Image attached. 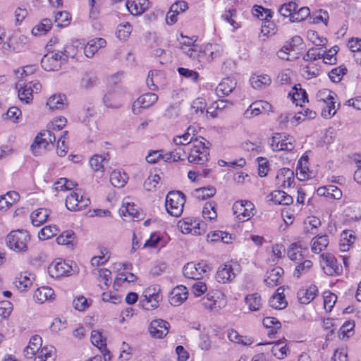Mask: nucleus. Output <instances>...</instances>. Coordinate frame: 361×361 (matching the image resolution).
I'll list each match as a JSON object with an SVG mask.
<instances>
[{
    "label": "nucleus",
    "mask_w": 361,
    "mask_h": 361,
    "mask_svg": "<svg viewBox=\"0 0 361 361\" xmlns=\"http://www.w3.org/2000/svg\"><path fill=\"white\" fill-rule=\"evenodd\" d=\"M94 274L97 276L99 282H102L106 286L111 283V272L106 269H97L94 270Z\"/></svg>",
    "instance_id": "obj_63"
},
{
    "label": "nucleus",
    "mask_w": 361,
    "mask_h": 361,
    "mask_svg": "<svg viewBox=\"0 0 361 361\" xmlns=\"http://www.w3.org/2000/svg\"><path fill=\"white\" fill-rule=\"evenodd\" d=\"M28 44L27 36L18 33H14L7 39L8 47L16 52L25 50Z\"/></svg>",
    "instance_id": "obj_25"
},
{
    "label": "nucleus",
    "mask_w": 361,
    "mask_h": 361,
    "mask_svg": "<svg viewBox=\"0 0 361 361\" xmlns=\"http://www.w3.org/2000/svg\"><path fill=\"white\" fill-rule=\"evenodd\" d=\"M150 6L148 0L128 1L126 7L128 11L133 16H139L145 13Z\"/></svg>",
    "instance_id": "obj_31"
},
{
    "label": "nucleus",
    "mask_w": 361,
    "mask_h": 361,
    "mask_svg": "<svg viewBox=\"0 0 361 361\" xmlns=\"http://www.w3.org/2000/svg\"><path fill=\"white\" fill-rule=\"evenodd\" d=\"M55 131L48 129L45 133L42 135L46 137H40L37 136L35 139L34 142L31 145V150L32 153L37 156L42 153V151L45 149L48 142L54 143L56 141V135L54 133Z\"/></svg>",
    "instance_id": "obj_16"
},
{
    "label": "nucleus",
    "mask_w": 361,
    "mask_h": 361,
    "mask_svg": "<svg viewBox=\"0 0 361 361\" xmlns=\"http://www.w3.org/2000/svg\"><path fill=\"white\" fill-rule=\"evenodd\" d=\"M233 210L235 217L242 222L250 219L255 214V207L248 200H238L233 205Z\"/></svg>",
    "instance_id": "obj_9"
},
{
    "label": "nucleus",
    "mask_w": 361,
    "mask_h": 361,
    "mask_svg": "<svg viewBox=\"0 0 361 361\" xmlns=\"http://www.w3.org/2000/svg\"><path fill=\"white\" fill-rule=\"evenodd\" d=\"M206 140L200 136L195 140L190 145L187 147L188 157L189 162L195 164H203L208 160L209 155V150L205 146Z\"/></svg>",
    "instance_id": "obj_1"
},
{
    "label": "nucleus",
    "mask_w": 361,
    "mask_h": 361,
    "mask_svg": "<svg viewBox=\"0 0 361 361\" xmlns=\"http://www.w3.org/2000/svg\"><path fill=\"white\" fill-rule=\"evenodd\" d=\"M35 280L34 274L30 272H22L20 273L15 280V285L17 288L21 291H26L29 288Z\"/></svg>",
    "instance_id": "obj_33"
},
{
    "label": "nucleus",
    "mask_w": 361,
    "mask_h": 361,
    "mask_svg": "<svg viewBox=\"0 0 361 361\" xmlns=\"http://www.w3.org/2000/svg\"><path fill=\"white\" fill-rule=\"evenodd\" d=\"M59 228L56 226H46L38 233L40 240H45L57 235Z\"/></svg>",
    "instance_id": "obj_62"
},
{
    "label": "nucleus",
    "mask_w": 361,
    "mask_h": 361,
    "mask_svg": "<svg viewBox=\"0 0 361 361\" xmlns=\"http://www.w3.org/2000/svg\"><path fill=\"white\" fill-rule=\"evenodd\" d=\"M316 99L324 104L321 113L323 118H331L336 114L339 104L336 105L337 95L335 92L329 89H322L317 92Z\"/></svg>",
    "instance_id": "obj_2"
},
{
    "label": "nucleus",
    "mask_w": 361,
    "mask_h": 361,
    "mask_svg": "<svg viewBox=\"0 0 361 361\" xmlns=\"http://www.w3.org/2000/svg\"><path fill=\"white\" fill-rule=\"evenodd\" d=\"M78 44L79 43L76 42L74 44H66L63 47V51H59L60 54H63L64 56V58H63L64 62L69 58H75L78 52Z\"/></svg>",
    "instance_id": "obj_59"
},
{
    "label": "nucleus",
    "mask_w": 361,
    "mask_h": 361,
    "mask_svg": "<svg viewBox=\"0 0 361 361\" xmlns=\"http://www.w3.org/2000/svg\"><path fill=\"white\" fill-rule=\"evenodd\" d=\"M269 305L276 310H282L287 306L283 290L281 288L277 289V293L272 295L269 301Z\"/></svg>",
    "instance_id": "obj_45"
},
{
    "label": "nucleus",
    "mask_w": 361,
    "mask_h": 361,
    "mask_svg": "<svg viewBox=\"0 0 361 361\" xmlns=\"http://www.w3.org/2000/svg\"><path fill=\"white\" fill-rule=\"evenodd\" d=\"M250 84L255 89H264L268 87L271 82V78L267 74L253 75L250 79Z\"/></svg>",
    "instance_id": "obj_49"
},
{
    "label": "nucleus",
    "mask_w": 361,
    "mask_h": 361,
    "mask_svg": "<svg viewBox=\"0 0 361 361\" xmlns=\"http://www.w3.org/2000/svg\"><path fill=\"white\" fill-rule=\"evenodd\" d=\"M320 68L314 63H310L302 68V76L307 79L317 77L320 74Z\"/></svg>",
    "instance_id": "obj_60"
},
{
    "label": "nucleus",
    "mask_w": 361,
    "mask_h": 361,
    "mask_svg": "<svg viewBox=\"0 0 361 361\" xmlns=\"http://www.w3.org/2000/svg\"><path fill=\"white\" fill-rule=\"evenodd\" d=\"M35 302L42 304L45 302H52L55 299L54 290L49 286H42L36 289L33 294Z\"/></svg>",
    "instance_id": "obj_26"
},
{
    "label": "nucleus",
    "mask_w": 361,
    "mask_h": 361,
    "mask_svg": "<svg viewBox=\"0 0 361 361\" xmlns=\"http://www.w3.org/2000/svg\"><path fill=\"white\" fill-rule=\"evenodd\" d=\"M50 212L45 208H39L30 214L31 222L35 226H39L45 223L49 216Z\"/></svg>",
    "instance_id": "obj_43"
},
{
    "label": "nucleus",
    "mask_w": 361,
    "mask_h": 361,
    "mask_svg": "<svg viewBox=\"0 0 361 361\" xmlns=\"http://www.w3.org/2000/svg\"><path fill=\"white\" fill-rule=\"evenodd\" d=\"M245 302L250 311H257L262 306V299L259 293L248 294L245 298Z\"/></svg>",
    "instance_id": "obj_51"
},
{
    "label": "nucleus",
    "mask_w": 361,
    "mask_h": 361,
    "mask_svg": "<svg viewBox=\"0 0 361 361\" xmlns=\"http://www.w3.org/2000/svg\"><path fill=\"white\" fill-rule=\"evenodd\" d=\"M222 53L223 48L219 44H207L203 47V55L206 58L205 63L219 57Z\"/></svg>",
    "instance_id": "obj_37"
},
{
    "label": "nucleus",
    "mask_w": 361,
    "mask_h": 361,
    "mask_svg": "<svg viewBox=\"0 0 361 361\" xmlns=\"http://www.w3.org/2000/svg\"><path fill=\"white\" fill-rule=\"evenodd\" d=\"M16 88L18 90V95L20 100L28 104L32 100L33 94L38 93L41 90L42 85L37 80L25 84L21 79L17 82Z\"/></svg>",
    "instance_id": "obj_7"
},
{
    "label": "nucleus",
    "mask_w": 361,
    "mask_h": 361,
    "mask_svg": "<svg viewBox=\"0 0 361 361\" xmlns=\"http://www.w3.org/2000/svg\"><path fill=\"white\" fill-rule=\"evenodd\" d=\"M210 269L209 265L204 261L199 263L191 262L184 266L183 273L188 279L199 280Z\"/></svg>",
    "instance_id": "obj_10"
},
{
    "label": "nucleus",
    "mask_w": 361,
    "mask_h": 361,
    "mask_svg": "<svg viewBox=\"0 0 361 361\" xmlns=\"http://www.w3.org/2000/svg\"><path fill=\"white\" fill-rule=\"evenodd\" d=\"M42 339L39 335L32 336L28 345L24 349V355L27 358H32L34 355L42 348Z\"/></svg>",
    "instance_id": "obj_36"
},
{
    "label": "nucleus",
    "mask_w": 361,
    "mask_h": 361,
    "mask_svg": "<svg viewBox=\"0 0 361 361\" xmlns=\"http://www.w3.org/2000/svg\"><path fill=\"white\" fill-rule=\"evenodd\" d=\"M183 52L190 59L197 61L200 65L205 64V57L203 55V47L197 44L193 45L192 47H181Z\"/></svg>",
    "instance_id": "obj_27"
},
{
    "label": "nucleus",
    "mask_w": 361,
    "mask_h": 361,
    "mask_svg": "<svg viewBox=\"0 0 361 361\" xmlns=\"http://www.w3.org/2000/svg\"><path fill=\"white\" fill-rule=\"evenodd\" d=\"M292 99L296 105L302 106V103L308 102L306 91L300 84L295 85L293 88Z\"/></svg>",
    "instance_id": "obj_52"
},
{
    "label": "nucleus",
    "mask_w": 361,
    "mask_h": 361,
    "mask_svg": "<svg viewBox=\"0 0 361 361\" xmlns=\"http://www.w3.org/2000/svg\"><path fill=\"white\" fill-rule=\"evenodd\" d=\"M90 204V200L80 190L71 191L66 199V207L70 211H80Z\"/></svg>",
    "instance_id": "obj_8"
},
{
    "label": "nucleus",
    "mask_w": 361,
    "mask_h": 361,
    "mask_svg": "<svg viewBox=\"0 0 361 361\" xmlns=\"http://www.w3.org/2000/svg\"><path fill=\"white\" fill-rule=\"evenodd\" d=\"M238 265L226 263L219 267L216 273V279L219 283H226L231 282L236 276Z\"/></svg>",
    "instance_id": "obj_14"
},
{
    "label": "nucleus",
    "mask_w": 361,
    "mask_h": 361,
    "mask_svg": "<svg viewBox=\"0 0 361 361\" xmlns=\"http://www.w3.org/2000/svg\"><path fill=\"white\" fill-rule=\"evenodd\" d=\"M271 200L276 204L290 205L293 203V197L282 190H274L271 194Z\"/></svg>",
    "instance_id": "obj_47"
},
{
    "label": "nucleus",
    "mask_w": 361,
    "mask_h": 361,
    "mask_svg": "<svg viewBox=\"0 0 361 361\" xmlns=\"http://www.w3.org/2000/svg\"><path fill=\"white\" fill-rule=\"evenodd\" d=\"M169 327L170 324L169 322L161 319H157L150 322L148 331L152 338L161 339L168 334Z\"/></svg>",
    "instance_id": "obj_18"
},
{
    "label": "nucleus",
    "mask_w": 361,
    "mask_h": 361,
    "mask_svg": "<svg viewBox=\"0 0 361 361\" xmlns=\"http://www.w3.org/2000/svg\"><path fill=\"white\" fill-rule=\"evenodd\" d=\"M158 99L154 93H146L139 97L133 104V111L135 114L140 113V109L148 108L153 105Z\"/></svg>",
    "instance_id": "obj_24"
},
{
    "label": "nucleus",
    "mask_w": 361,
    "mask_h": 361,
    "mask_svg": "<svg viewBox=\"0 0 361 361\" xmlns=\"http://www.w3.org/2000/svg\"><path fill=\"white\" fill-rule=\"evenodd\" d=\"M202 216L209 221L215 220L217 217L216 204L212 202H207L202 209Z\"/></svg>",
    "instance_id": "obj_57"
},
{
    "label": "nucleus",
    "mask_w": 361,
    "mask_h": 361,
    "mask_svg": "<svg viewBox=\"0 0 361 361\" xmlns=\"http://www.w3.org/2000/svg\"><path fill=\"white\" fill-rule=\"evenodd\" d=\"M322 267L324 273L329 276L339 275L342 272V267L338 264L335 257L330 253H323Z\"/></svg>",
    "instance_id": "obj_17"
},
{
    "label": "nucleus",
    "mask_w": 361,
    "mask_h": 361,
    "mask_svg": "<svg viewBox=\"0 0 361 361\" xmlns=\"http://www.w3.org/2000/svg\"><path fill=\"white\" fill-rule=\"evenodd\" d=\"M161 300L162 295L160 286L154 284L143 290L140 302L144 309L154 310L159 306Z\"/></svg>",
    "instance_id": "obj_4"
},
{
    "label": "nucleus",
    "mask_w": 361,
    "mask_h": 361,
    "mask_svg": "<svg viewBox=\"0 0 361 361\" xmlns=\"http://www.w3.org/2000/svg\"><path fill=\"white\" fill-rule=\"evenodd\" d=\"M109 154L108 153L102 154H96L91 157L89 163L94 172L99 174V176L102 177L105 172L106 166L109 164Z\"/></svg>",
    "instance_id": "obj_20"
},
{
    "label": "nucleus",
    "mask_w": 361,
    "mask_h": 361,
    "mask_svg": "<svg viewBox=\"0 0 361 361\" xmlns=\"http://www.w3.org/2000/svg\"><path fill=\"white\" fill-rule=\"evenodd\" d=\"M313 267V262L310 259H305L298 264L293 271L294 277L299 279L302 276L308 274Z\"/></svg>",
    "instance_id": "obj_55"
},
{
    "label": "nucleus",
    "mask_w": 361,
    "mask_h": 361,
    "mask_svg": "<svg viewBox=\"0 0 361 361\" xmlns=\"http://www.w3.org/2000/svg\"><path fill=\"white\" fill-rule=\"evenodd\" d=\"M47 105L51 110L63 109L67 106L66 97L63 94H53L48 99Z\"/></svg>",
    "instance_id": "obj_42"
},
{
    "label": "nucleus",
    "mask_w": 361,
    "mask_h": 361,
    "mask_svg": "<svg viewBox=\"0 0 361 361\" xmlns=\"http://www.w3.org/2000/svg\"><path fill=\"white\" fill-rule=\"evenodd\" d=\"M187 152V148L179 147L172 152L165 153V161L184 160L188 157Z\"/></svg>",
    "instance_id": "obj_53"
},
{
    "label": "nucleus",
    "mask_w": 361,
    "mask_h": 361,
    "mask_svg": "<svg viewBox=\"0 0 361 361\" xmlns=\"http://www.w3.org/2000/svg\"><path fill=\"white\" fill-rule=\"evenodd\" d=\"M51 20L49 18H44L32 29V34L35 36L45 35L51 30Z\"/></svg>",
    "instance_id": "obj_54"
},
{
    "label": "nucleus",
    "mask_w": 361,
    "mask_h": 361,
    "mask_svg": "<svg viewBox=\"0 0 361 361\" xmlns=\"http://www.w3.org/2000/svg\"><path fill=\"white\" fill-rule=\"evenodd\" d=\"M30 240V235L26 230H15L10 232L6 236V245L15 252H25L27 250V244Z\"/></svg>",
    "instance_id": "obj_3"
},
{
    "label": "nucleus",
    "mask_w": 361,
    "mask_h": 361,
    "mask_svg": "<svg viewBox=\"0 0 361 361\" xmlns=\"http://www.w3.org/2000/svg\"><path fill=\"white\" fill-rule=\"evenodd\" d=\"M49 274L52 278H59L71 275L75 270L72 262L70 264L65 260L58 259L52 262L48 267Z\"/></svg>",
    "instance_id": "obj_12"
},
{
    "label": "nucleus",
    "mask_w": 361,
    "mask_h": 361,
    "mask_svg": "<svg viewBox=\"0 0 361 361\" xmlns=\"http://www.w3.org/2000/svg\"><path fill=\"white\" fill-rule=\"evenodd\" d=\"M318 294V288L314 285L308 288H300L297 293V297L301 304H309Z\"/></svg>",
    "instance_id": "obj_32"
},
{
    "label": "nucleus",
    "mask_w": 361,
    "mask_h": 361,
    "mask_svg": "<svg viewBox=\"0 0 361 361\" xmlns=\"http://www.w3.org/2000/svg\"><path fill=\"white\" fill-rule=\"evenodd\" d=\"M296 175L298 178L305 180L313 177L312 171H310L307 157L302 156L298 161L296 167Z\"/></svg>",
    "instance_id": "obj_29"
},
{
    "label": "nucleus",
    "mask_w": 361,
    "mask_h": 361,
    "mask_svg": "<svg viewBox=\"0 0 361 361\" xmlns=\"http://www.w3.org/2000/svg\"><path fill=\"white\" fill-rule=\"evenodd\" d=\"M56 355V349L51 345H46L40 348L34 355L35 361H54Z\"/></svg>",
    "instance_id": "obj_41"
},
{
    "label": "nucleus",
    "mask_w": 361,
    "mask_h": 361,
    "mask_svg": "<svg viewBox=\"0 0 361 361\" xmlns=\"http://www.w3.org/2000/svg\"><path fill=\"white\" fill-rule=\"evenodd\" d=\"M128 180V175L118 169L114 170L110 174V182L116 188L123 187Z\"/></svg>",
    "instance_id": "obj_48"
},
{
    "label": "nucleus",
    "mask_w": 361,
    "mask_h": 361,
    "mask_svg": "<svg viewBox=\"0 0 361 361\" xmlns=\"http://www.w3.org/2000/svg\"><path fill=\"white\" fill-rule=\"evenodd\" d=\"M188 297V290L185 286H177L171 291L169 296V303L178 307L182 305Z\"/></svg>",
    "instance_id": "obj_23"
},
{
    "label": "nucleus",
    "mask_w": 361,
    "mask_h": 361,
    "mask_svg": "<svg viewBox=\"0 0 361 361\" xmlns=\"http://www.w3.org/2000/svg\"><path fill=\"white\" fill-rule=\"evenodd\" d=\"M125 97L123 92L116 90L106 93L103 98V102L108 108L118 109L123 106Z\"/></svg>",
    "instance_id": "obj_19"
},
{
    "label": "nucleus",
    "mask_w": 361,
    "mask_h": 361,
    "mask_svg": "<svg viewBox=\"0 0 361 361\" xmlns=\"http://www.w3.org/2000/svg\"><path fill=\"white\" fill-rule=\"evenodd\" d=\"M355 240V235L352 231H344L341 234L339 247L341 251L346 252Z\"/></svg>",
    "instance_id": "obj_44"
},
{
    "label": "nucleus",
    "mask_w": 361,
    "mask_h": 361,
    "mask_svg": "<svg viewBox=\"0 0 361 361\" xmlns=\"http://www.w3.org/2000/svg\"><path fill=\"white\" fill-rule=\"evenodd\" d=\"M228 338L233 343L242 344L244 345H250L253 343L251 338L244 337L240 335L236 331L231 329L228 332Z\"/></svg>",
    "instance_id": "obj_56"
},
{
    "label": "nucleus",
    "mask_w": 361,
    "mask_h": 361,
    "mask_svg": "<svg viewBox=\"0 0 361 361\" xmlns=\"http://www.w3.org/2000/svg\"><path fill=\"white\" fill-rule=\"evenodd\" d=\"M207 240L209 242H222L225 244H230L232 243L233 237L227 232L215 231L207 234Z\"/></svg>",
    "instance_id": "obj_46"
},
{
    "label": "nucleus",
    "mask_w": 361,
    "mask_h": 361,
    "mask_svg": "<svg viewBox=\"0 0 361 361\" xmlns=\"http://www.w3.org/2000/svg\"><path fill=\"white\" fill-rule=\"evenodd\" d=\"M164 74L159 71H151L149 72L146 79V83L149 90L157 91L159 86L162 84Z\"/></svg>",
    "instance_id": "obj_39"
},
{
    "label": "nucleus",
    "mask_w": 361,
    "mask_h": 361,
    "mask_svg": "<svg viewBox=\"0 0 361 361\" xmlns=\"http://www.w3.org/2000/svg\"><path fill=\"white\" fill-rule=\"evenodd\" d=\"M271 105L266 101H256L252 103L245 111V116L250 118L262 114H266L271 111Z\"/></svg>",
    "instance_id": "obj_21"
},
{
    "label": "nucleus",
    "mask_w": 361,
    "mask_h": 361,
    "mask_svg": "<svg viewBox=\"0 0 361 361\" xmlns=\"http://www.w3.org/2000/svg\"><path fill=\"white\" fill-rule=\"evenodd\" d=\"M307 247L300 242L291 243L287 250V256L291 261L303 259Z\"/></svg>",
    "instance_id": "obj_28"
},
{
    "label": "nucleus",
    "mask_w": 361,
    "mask_h": 361,
    "mask_svg": "<svg viewBox=\"0 0 361 361\" xmlns=\"http://www.w3.org/2000/svg\"><path fill=\"white\" fill-rule=\"evenodd\" d=\"M106 44V40L102 37L92 39L84 47V54L87 58H92L99 49L104 47Z\"/></svg>",
    "instance_id": "obj_30"
},
{
    "label": "nucleus",
    "mask_w": 361,
    "mask_h": 361,
    "mask_svg": "<svg viewBox=\"0 0 361 361\" xmlns=\"http://www.w3.org/2000/svg\"><path fill=\"white\" fill-rule=\"evenodd\" d=\"M201 302L205 309L218 312L227 305V298L221 291L212 290L201 299Z\"/></svg>",
    "instance_id": "obj_6"
},
{
    "label": "nucleus",
    "mask_w": 361,
    "mask_h": 361,
    "mask_svg": "<svg viewBox=\"0 0 361 361\" xmlns=\"http://www.w3.org/2000/svg\"><path fill=\"white\" fill-rule=\"evenodd\" d=\"M91 342L92 343L97 347L99 349L102 350V353H103L104 359L106 361L110 360V354L109 352L106 349V339L102 335V333L97 330H93L91 333Z\"/></svg>",
    "instance_id": "obj_34"
},
{
    "label": "nucleus",
    "mask_w": 361,
    "mask_h": 361,
    "mask_svg": "<svg viewBox=\"0 0 361 361\" xmlns=\"http://www.w3.org/2000/svg\"><path fill=\"white\" fill-rule=\"evenodd\" d=\"M236 82L233 78H226L217 85L216 94L218 97H225L228 95L235 87Z\"/></svg>",
    "instance_id": "obj_35"
},
{
    "label": "nucleus",
    "mask_w": 361,
    "mask_h": 361,
    "mask_svg": "<svg viewBox=\"0 0 361 361\" xmlns=\"http://www.w3.org/2000/svg\"><path fill=\"white\" fill-rule=\"evenodd\" d=\"M283 272V269L281 267H276L273 268L267 273V276L264 279L265 283L270 287L278 286L281 283Z\"/></svg>",
    "instance_id": "obj_38"
},
{
    "label": "nucleus",
    "mask_w": 361,
    "mask_h": 361,
    "mask_svg": "<svg viewBox=\"0 0 361 361\" xmlns=\"http://www.w3.org/2000/svg\"><path fill=\"white\" fill-rule=\"evenodd\" d=\"M63 54L59 52H49L45 54L41 60V66L46 71H56L63 63Z\"/></svg>",
    "instance_id": "obj_15"
},
{
    "label": "nucleus",
    "mask_w": 361,
    "mask_h": 361,
    "mask_svg": "<svg viewBox=\"0 0 361 361\" xmlns=\"http://www.w3.org/2000/svg\"><path fill=\"white\" fill-rule=\"evenodd\" d=\"M119 213L121 216L132 219L138 218L140 216V212L135 207V205L130 202L128 199L123 200L122 206L119 209Z\"/></svg>",
    "instance_id": "obj_40"
},
{
    "label": "nucleus",
    "mask_w": 361,
    "mask_h": 361,
    "mask_svg": "<svg viewBox=\"0 0 361 361\" xmlns=\"http://www.w3.org/2000/svg\"><path fill=\"white\" fill-rule=\"evenodd\" d=\"M298 4L295 2L290 1L288 3L283 4L279 8V13L281 16L286 18H288L291 22L292 16L295 13V11L298 9Z\"/></svg>",
    "instance_id": "obj_58"
},
{
    "label": "nucleus",
    "mask_w": 361,
    "mask_h": 361,
    "mask_svg": "<svg viewBox=\"0 0 361 361\" xmlns=\"http://www.w3.org/2000/svg\"><path fill=\"white\" fill-rule=\"evenodd\" d=\"M68 135L67 131H63L58 135L57 149L56 152L61 157H64L68 152V145L66 142V136Z\"/></svg>",
    "instance_id": "obj_61"
},
{
    "label": "nucleus",
    "mask_w": 361,
    "mask_h": 361,
    "mask_svg": "<svg viewBox=\"0 0 361 361\" xmlns=\"http://www.w3.org/2000/svg\"><path fill=\"white\" fill-rule=\"evenodd\" d=\"M295 140L290 135L275 133L271 137L270 145L274 151H292Z\"/></svg>",
    "instance_id": "obj_13"
},
{
    "label": "nucleus",
    "mask_w": 361,
    "mask_h": 361,
    "mask_svg": "<svg viewBox=\"0 0 361 361\" xmlns=\"http://www.w3.org/2000/svg\"><path fill=\"white\" fill-rule=\"evenodd\" d=\"M311 250L315 254L320 253L329 245V238L326 235H317L312 239Z\"/></svg>",
    "instance_id": "obj_50"
},
{
    "label": "nucleus",
    "mask_w": 361,
    "mask_h": 361,
    "mask_svg": "<svg viewBox=\"0 0 361 361\" xmlns=\"http://www.w3.org/2000/svg\"><path fill=\"white\" fill-rule=\"evenodd\" d=\"M132 32V26L129 23H121L118 25L116 35L121 40H126Z\"/></svg>",
    "instance_id": "obj_64"
},
{
    "label": "nucleus",
    "mask_w": 361,
    "mask_h": 361,
    "mask_svg": "<svg viewBox=\"0 0 361 361\" xmlns=\"http://www.w3.org/2000/svg\"><path fill=\"white\" fill-rule=\"evenodd\" d=\"M185 202V196L181 192H169L165 199L166 212L173 216L178 217L183 214Z\"/></svg>",
    "instance_id": "obj_5"
},
{
    "label": "nucleus",
    "mask_w": 361,
    "mask_h": 361,
    "mask_svg": "<svg viewBox=\"0 0 361 361\" xmlns=\"http://www.w3.org/2000/svg\"><path fill=\"white\" fill-rule=\"evenodd\" d=\"M295 182L294 172L288 168L281 169L276 177V184L282 188H289Z\"/></svg>",
    "instance_id": "obj_22"
},
{
    "label": "nucleus",
    "mask_w": 361,
    "mask_h": 361,
    "mask_svg": "<svg viewBox=\"0 0 361 361\" xmlns=\"http://www.w3.org/2000/svg\"><path fill=\"white\" fill-rule=\"evenodd\" d=\"M178 227L184 234L200 235L206 231L204 222H200L199 220L191 218H185L180 220L178 223Z\"/></svg>",
    "instance_id": "obj_11"
}]
</instances>
